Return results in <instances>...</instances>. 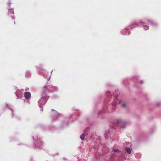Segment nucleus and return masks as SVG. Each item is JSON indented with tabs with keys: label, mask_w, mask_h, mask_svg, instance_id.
I'll return each mask as SVG.
<instances>
[{
	"label": "nucleus",
	"mask_w": 161,
	"mask_h": 161,
	"mask_svg": "<svg viewBox=\"0 0 161 161\" xmlns=\"http://www.w3.org/2000/svg\"><path fill=\"white\" fill-rule=\"evenodd\" d=\"M125 150L128 153L130 154L131 153V151L130 149L128 147H126L125 148Z\"/></svg>",
	"instance_id": "nucleus-5"
},
{
	"label": "nucleus",
	"mask_w": 161,
	"mask_h": 161,
	"mask_svg": "<svg viewBox=\"0 0 161 161\" xmlns=\"http://www.w3.org/2000/svg\"><path fill=\"white\" fill-rule=\"evenodd\" d=\"M31 96V93L29 92H26L24 93V97L25 98L27 99H29L30 98Z\"/></svg>",
	"instance_id": "nucleus-4"
},
{
	"label": "nucleus",
	"mask_w": 161,
	"mask_h": 161,
	"mask_svg": "<svg viewBox=\"0 0 161 161\" xmlns=\"http://www.w3.org/2000/svg\"><path fill=\"white\" fill-rule=\"evenodd\" d=\"M117 97L115 96L114 98V101L112 102L111 104L108 103L107 104L103 107V110H105V109L109 112H113L114 109L115 107L117 105L118 103H119V104H120L123 108H125L126 107V104L125 103H123L122 101H118L117 99Z\"/></svg>",
	"instance_id": "nucleus-1"
},
{
	"label": "nucleus",
	"mask_w": 161,
	"mask_h": 161,
	"mask_svg": "<svg viewBox=\"0 0 161 161\" xmlns=\"http://www.w3.org/2000/svg\"><path fill=\"white\" fill-rule=\"evenodd\" d=\"M130 33H129V32H128V33L127 34H126H126H124V35H128L130 34Z\"/></svg>",
	"instance_id": "nucleus-9"
},
{
	"label": "nucleus",
	"mask_w": 161,
	"mask_h": 161,
	"mask_svg": "<svg viewBox=\"0 0 161 161\" xmlns=\"http://www.w3.org/2000/svg\"><path fill=\"white\" fill-rule=\"evenodd\" d=\"M84 137H85V134H82L80 136V138L82 140H83L84 139Z\"/></svg>",
	"instance_id": "nucleus-6"
},
{
	"label": "nucleus",
	"mask_w": 161,
	"mask_h": 161,
	"mask_svg": "<svg viewBox=\"0 0 161 161\" xmlns=\"http://www.w3.org/2000/svg\"><path fill=\"white\" fill-rule=\"evenodd\" d=\"M133 24L137 27H141L140 25H142L143 28L145 29V30H148L149 29V27L145 25L144 23L142 22H134L133 23Z\"/></svg>",
	"instance_id": "nucleus-2"
},
{
	"label": "nucleus",
	"mask_w": 161,
	"mask_h": 161,
	"mask_svg": "<svg viewBox=\"0 0 161 161\" xmlns=\"http://www.w3.org/2000/svg\"><path fill=\"white\" fill-rule=\"evenodd\" d=\"M147 22L149 24L151 25H152L153 26H156L157 25V24L156 22H154L149 20H147Z\"/></svg>",
	"instance_id": "nucleus-3"
},
{
	"label": "nucleus",
	"mask_w": 161,
	"mask_h": 161,
	"mask_svg": "<svg viewBox=\"0 0 161 161\" xmlns=\"http://www.w3.org/2000/svg\"><path fill=\"white\" fill-rule=\"evenodd\" d=\"M110 94V92L109 91H108L107 92H106V94L107 95H109V94Z\"/></svg>",
	"instance_id": "nucleus-8"
},
{
	"label": "nucleus",
	"mask_w": 161,
	"mask_h": 161,
	"mask_svg": "<svg viewBox=\"0 0 161 161\" xmlns=\"http://www.w3.org/2000/svg\"><path fill=\"white\" fill-rule=\"evenodd\" d=\"M125 30H127V31H128V29H127V28H126V29H125Z\"/></svg>",
	"instance_id": "nucleus-12"
},
{
	"label": "nucleus",
	"mask_w": 161,
	"mask_h": 161,
	"mask_svg": "<svg viewBox=\"0 0 161 161\" xmlns=\"http://www.w3.org/2000/svg\"><path fill=\"white\" fill-rule=\"evenodd\" d=\"M86 129H87V130H88V129H89V128H87Z\"/></svg>",
	"instance_id": "nucleus-14"
},
{
	"label": "nucleus",
	"mask_w": 161,
	"mask_h": 161,
	"mask_svg": "<svg viewBox=\"0 0 161 161\" xmlns=\"http://www.w3.org/2000/svg\"><path fill=\"white\" fill-rule=\"evenodd\" d=\"M140 82H141V83L142 84V83H143V81H142V80H141V81H140Z\"/></svg>",
	"instance_id": "nucleus-11"
},
{
	"label": "nucleus",
	"mask_w": 161,
	"mask_h": 161,
	"mask_svg": "<svg viewBox=\"0 0 161 161\" xmlns=\"http://www.w3.org/2000/svg\"><path fill=\"white\" fill-rule=\"evenodd\" d=\"M52 111H54V110H53V109H52Z\"/></svg>",
	"instance_id": "nucleus-13"
},
{
	"label": "nucleus",
	"mask_w": 161,
	"mask_h": 161,
	"mask_svg": "<svg viewBox=\"0 0 161 161\" xmlns=\"http://www.w3.org/2000/svg\"><path fill=\"white\" fill-rule=\"evenodd\" d=\"M68 125V124L67 123L65 125V124H63V126H64L65 125Z\"/></svg>",
	"instance_id": "nucleus-10"
},
{
	"label": "nucleus",
	"mask_w": 161,
	"mask_h": 161,
	"mask_svg": "<svg viewBox=\"0 0 161 161\" xmlns=\"http://www.w3.org/2000/svg\"><path fill=\"white\" fill-rule=\"evenodd\" d=\"M113 151H114L117 153H120V150L117 149H114L113 150Z\"/></svg>",
	"instance_id": "nucleus-7"
}]
</instances>
